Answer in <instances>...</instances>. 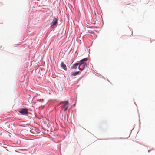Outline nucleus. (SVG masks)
Returning <instances> with one entry per match:
<instances>
[{
    "label": "nucleus",
    "mask_w": 155,
    "mask_h": 155,
    "mask_svg": "<svg viewBox=\"0 0 155 155\" xmlns=\"http://www.w3.org/2000/svg\"><path fill=\"white\" fill-rule=\"evenodd\" d=\"M88 60V58H85L80 61L78 63L79 65L78 69L79 70H83L84 69L86 66L85 61H87Z\"/></svg>",
    "instance_id": "nucleus-1"
},
{
    "label": "nucleus",
    "mask_w": 155,
    "mask_h": 155,
    "mask_svg": "<svg viewBox=\"0 0 155 155\" xmlns=\"http://www.w3.org/2000/svg\"><path fill=\"white\" fill-rule=\"evenodd\" d=\"M60 104H63L62 108L64 109V111L67 110L68 106L70 105L68 101H62L60 103Z\"/></svg>",
    "instance_id": "nucleus-2"
},
{
    "label": "nucleus",
    "mask_w": 155,
    "mask_h": 155,
    "mask_svg": "<svg viewBox=\"0 0 155 155\" xmlns=\"http://www.w3.org/2000/svg\"><path fill=\"white\" fill-rule=\"evenodd\" d=\"M58 20L56 18H54L52 21L51 23V28H54L56 27L57 25Z\"/></svg>",
    "instance_id": "nucleus-3"
},
{
    "label": "nucleus",
    "mask_w": 155,
    "mask_h": 155,
    "mask_svg": "<svg viewBox=\"0 0 155 155\" xmlns=\"http://www.w3.org/2000/svg\"><path fill=\"white\" fill-rule=\"evenodd\" d=\"M28 109L25 108H22L18 110V112L24 115H27L28 114Z\"/></svg>",
    "instance_id": "nucleus-4"
},
{
    "label": "nucleus",
    "mask_w": 155,
    "mask_h": 155,
    "mask_svg": "<svg viewBox=\"0 0 155 155\" xmlns=\"http://www.w3.org/2000/svg\"><path fill=\"white\" fill-rule=\"evenodd\" d=\"M61 67L64 70H67V67L66 65L64 63V62H62L60 64Z\"/></svg>",
    "instance_id": "nucleus-5"
},
{
    "label": "nucleus",
    "mask_w": 155,
    "mask_h": 155,
    "mask_svg": "<svg viewBox=\"0 0 155 155\" xmlns=\"http://www.w3.org/2000/svg\"><path fill=\"white\" fill-rule=\"evenodd\" d=\"M79 65L78 63H77L73 65L71 67V69H76L77 68L78 66Z\"/></svg>",
    "instance_id": "nucleus-6"
},
{
    "label": "nucleus",
    "mask_w": 155,
    "mask_h": 155,
    "mask_svg": "<svg viewBox=\"0 0 155 155\" xmlns=\"http://www.w3.org/2000/svg\"><path fill=\"white\" fill-rule=\"evenodd\" d=\"M80 73L79 71L77 72H73L71 73V75L72 76H75L77 75Z\"/></svg>",
    "instance_id": "nucleus-7"
}]
</instances>
